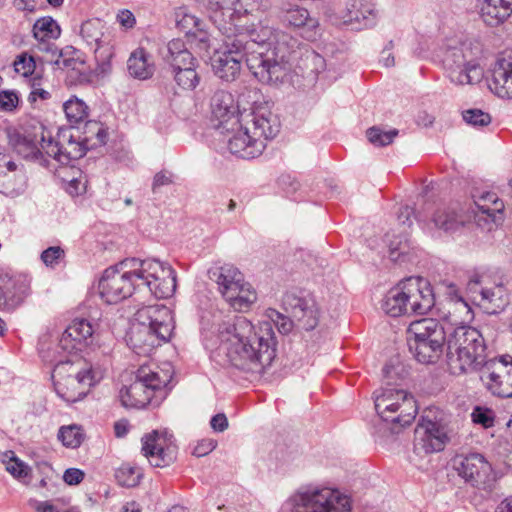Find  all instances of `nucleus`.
Returning <instances> with one entry per match:
<instances>
[{
  "label": "nucleus",
  "mask_w": 512,
  "mask_h": 512,
  "mask_svg": "<svg viewBox=\"0 0 512 512\" xmlns=\"http://www.w3.org/2000/svg\"><path fill=\"white\" fill-rule=\"evenodd\" d=\"M167 69L178 65L196 64L197 59L192 55L186 44L181 39H173L166 46V53L163 55Z\"/></svg>",
  "instance_id": "nucleus-32"
},
{
  "label": "nucleus",
  "mask_w": 512,
  "mask_h": 512,
  "mask_svg": "<svg viewBox=\"0 0 512 512\" xmlns=\"http://www.w3.org/2000/svg\"><path fill=\"white\" fill-rule=\"evenodd\" d=\"M212 120L214 127L222 134L235 132L240 120L236 114L234 100L230 93L220 90L214 93L211 98Z\"/></svg>",
  "instance_id": "nucleus-19"
},
{
  "label": "nucleus",
  "mask_w": 512,
  "mask_h": 512,
  "mask_svg": "<svg viewBox=\"0 0 512 512\" xmlns=\"http://www.w3.org/2000/svg\"><path fill=\"white\" fill-rule=\"evenodd\" d=\"M246 120L240 123L235 133L228 139L229 151L243 159H252L262 154L266 141L273 139L280 131V122L274 113L265 107H257Z\"/></svg>",
  "instance_id": "nucleus-6"
},
{
  "label": "nucleus",
  "mask_w": 512,
  "mask_h": 512,
  "mask_svg": "<svg viewBox=\"0 0 512 512\" xmlns=\"http://www.w3.org/2000/svg\"><path fill=\"white\" fill-rule=\"evenodd\" d=\"M128 71L131 76L138 79H147L153 74V66L148 63L147 53L144 49L134 51L127 62Z\"/></svg>",
  "instance_id": "nucleus-35"
},
{
  "label": "nucleus",
  "mask_w": 512,
  "mask_h": 512,
  "mask_svg": "<svg viewBox=\"0 0 512 512\" xmlns=\"http://www.w3.org/2000/svg\"><path fill=\"white\" fill-rule=\"evenodd\" d=\"M208 277L219 286V291L225 298L242 285L243 275L233 265L225 264L220 267H213L208 270Z\"/></svg>",
  "instance_id": "nucleus-24"
},
{
  "label": "nucleus",
  "mask_w": 512,
  "mask_h": 512,
  "mask_svg": "<svg viewBox=\"0 0 512 512\" xmlns=\"http://www.w3.org/2000/svg\"><path fill=\"white\" fill-rule=\"evenodd\" d=\"M67 366L55 365L52 379L56 393L67 402H76L86 395L85 386H91L95 377L91 368L84 370L83 374L65 375Z\"/></svg>",
  "instance_id": "nucleus-14"
},
{
  "label": "nucleus",
  "mask_w": 512,
  "mask_h": 512,
  "mask_svg": "<svg viewBox=\"0 0 512 512\" xmlns=\"http://www.w3.org/2000/svg\"><path fill=\"white\" fill-rule=\"evenodd\" d=\"M484 366L481 378L492 394L512 397V357L505 355L498 362H487Z\"/></svg>",
  "instance_id": "nucleus-16"
},
{
  "label": "nucleus",
  "mask_w": 512,
  "mask_h": 512,
  "mask_svg": "<svg viewBox=\"0 0 512 512\" xmlns=\"http://www.w3.org/2000/svg\"><path fill=\"white\" fill-rule=\"evenodd\" d=\"M268 320L256 328L246 317L238 316L220 331L221 344L218 355L226 357V363L252 375H262L276 357L277 341L272 323L281 334L291 332L295 320L276 309L266 310Z\"/></svg>",
  "instance_id": "nucleus-1"
},
{
  "label": "nucleus",
  "mask_w": 512,
  "mask_h": 512,
  "mask_svg": "<svg viewBox=\"0 0 512 512\" xmlns=\"http://www.w3.org/2000/svg\"><path fill=\"white\" fill-rule=\"evenodd\" d=\"M199 63L178 65L173 68L167 69L176 84L185 90H193L200 82V74L197 71Z\"/></svg>",
  "instance_id": "nucleus-34"
},
{
  "label": "nucleus",
  "mask_w": 512,
  "mask_h": 512,
  "mask_svg": "<svg viewBox=\"0 0 512 512\" xmlns=\"http://www.w3.org/2000/svg\"><path fill=\"white\" fill-rule=\"evenodd\" d=\"M11 457L6 465V470L18 479L26 478L30 474V467L23 461L19 460L12 451L9 452Z\"/></svg>",
  "instance_id": "nucleus-50"
},
{
  "label": "nucleus",
  "mask_w": 512,
  "mask_h": 512,
  "mask_svg": "<svg viewBox=\"0 0 512 512\" xmlns=\"http://www.w3.org/2000/svg\"><path fill=\"white\" fill-rule=\"evenodd\" d=\"M64 256L65 252L60 246H51L41 253V260L46 266L54 268Z\"/></svg>",
  "instance_id": "nucleus-51"
},
{
  "label": "nucleus",
  "mask_w": 512,
  "mask_h": 512,
  "mask_svg": "<svg viewBox=\"0 0 512 512\" xmlns=\"http://www.w3.org/2000/svg\"><path fill=\"white\" fill-rule=\"evenodd\" d=\"M166 382L158 372L142 366L134 382L120 390V401L128 408H143L151 402L155 391L166 386Z\"/></svg>",
  "instance_id": "nucleus-12"
},
{
  "label": "nucleus",
  "mask_w": 512,
  "mask_h": 512,
  "mask_svg": "<svg viewBox=\"0 0 512 512\" xmlns=\"http://www.w3.org/2000/svg\"><path fill=\"white\" fill-rule=\"evenodd\" d=\"M398 133L397 129L383 131L379 127L373 126L367 130L366 135L374 146L383 147L391 144Z\"/></svg>",
  "instance_id": "nucleus-44"
},
{
  "label": "nucleus",
  "mask_w": 512,
  "mask_h": 512,
  "mask_svg": "<svg viewBox=\"0 0 512 512\" xmlns=\"http://www.w3.org/2000/svg\"><path fill=\"white\" fill-rule=\"evenodd\" d=\"M296 40L287 33L276 34L275 39L260 42L259 39L243 40L237 48L222 42L221 51L212 57L215 74L225 81H233L245 61L249 71L259 82L268 85L283 83L291 71V55Z\"/></svg>",
  "instance_id": "nucleus-2"
},
{
  "label": "nucleus",
  "mask_w": 512,
  "mask_h": 512,
  "mask_svg": "<svg viewBox=\"0 0 512 512\" xmlns=\"http://www.w3.org/2000/svg\"><path fill=\"white\" fill-rule=\"evenodd\" d=\"M448 441L449 437L443 425L422 418L414 431L413 451L417 456L423 457L442 451Z\"/></svg>",
  "instance_id": "nucleus-15"
},
{
  "label": "nucleus",
  "mask_w": 512,
  "mask_h": 512,
  "mask_svg": "<svg viewBox=\"0 0 512 512\" xmlns=\"http://www.w3.org/2000/svg\"><path fill=\"white\" fill-rule=\"evenodd\" d=\"M462 115L464 121L474 127H484L491 123L490 114L481 109H468Z\"/></svg>",
  "instance_id": "nucleus-47"
},
{
  "label": "nucleus",
  "mask_w": 512,
  "mask_h": 512,
  "mask_svg": "<svg viewBox=\"0 0 512 512\" xmlns=\"http://www.w3.org/2000/svg\"><path fill=\"white\" fill-rule=\"evenodd\" d=\"M480 54L478 42L450 39L445 45L442 63L451 82L457 85L480 82L483 76Z\"/></svg>",
  "instance_id": "nucleus-8"
},
{
  "label": "nucleus",
  "mask_w": 512,
  "mask_h": 512,
  "mask_svg": "<svg viewBox=\"0 0 512 512\" xmlns=\"http://www.w3.org/2000/svg\"><path fill=\"white\" fill-rule=\"evenodd\" d=\"M280 17L285 25L294 28H300L308 24L314 25V20L310 18L309 12L299 6L289 5L288 8H283Z\"/></svg>",
  "instance_id": "nucleus-39"
},
{
  "label": "nucleus",
  "mask_w": 512,
  "mask_h": 512,
  "mask_svg": "<svg viewBox=\"0 0 512 512\" xmlns=\"http://www.w3.org/2000/svg\"><path fill=\"white\" fill-rule=\"evenodd\" d=\"M413 215L418 221H424V217L421 214L415 215L414 209L409 206L400 208L398 212V220L402 225H407L408 227H410L412 225L411 217Z\"/></svg>",
  "instance_id": "nucleus-55"
},
{
  "label": "nucleus",
  "mask_w": 512,
  "mask_h": 512,
  "mask_svg": "<svg viewBox=\"0 0 512 512\" xmlns=\"http://www.w3.org/2000/svg\"><path fill=\"white\" fill-rule=\"evenodd\" d=\"M374 406L393 434L410 425L417 414L415 400L402 389L386 388L380 394L375 393Z\"/></svg>",
  "instance_id": "nucleus-11"
},
{
  "label": "nucleus",
  "mask_w": 512,
  "mask_h": 512,
  "mask_svg": "<svg viewBox=\"0 0 512 512\" xmlns=\"http://www.w3.org/2000/svg\"><path fill=\"white\" fill-rule=\"evenodd\" d=\"M3 290L5 293V311H13L22 304L25 297V291L22 284H19L14 280L13 287Z\"/></svg>",
  "instance_id": "nucleus-45"
},
{
  "label": "nucleus",
  "mask_w": 512,
  "mask_h": 512,
  "mask_svg": "<svg viewBox=\"0 0 512 512\" xmlns=\"http://www.w3.org/2000/svg\"><path fill=\"white\" fill-rule=\"evenodd\" d=\"M481 2L480 15L489 26H498L512 14V0H478Z\"/></svg>",
  "instance_id": "nucleus-27"
},
{
  "label": "nucleus",
  "mask_w": 512,
  "mask_h": 512,
  "mask_svg": "<svg viewBox=\"0 0 512 512\" xmlns=\"http://www.w3.org/2000/svg\"><path fill=\"white\" fill-rule=\"evenodd\" d=\"M52 57L48 60L51 64L61 69H70L73 72H78V82H89V76L80 71V66L84 65V61L79 57V51L72 46H66L63 49H58L57 52H50Z\"/></svg>",
  "instance_id": "nucleus-29"
},
{
  "label": "nucleus",
  "mask_w": 512,
  "mask_h": 512,
  "mask_svg": "<svg viewBox=\"0 0 512 512\" xmlns=\"http://www.w3.org/2000/svg\"><path fill=\"white\" fill-rule=\"evenodd\" d=\"M84 472L78 468H68L63 475V480L68 485H77L84 479Z\"/></svg>",
  "instance_id": "nucleus-57"
},
{
  "label": "nucleus",
  "mask_w": 512,
  "mask_h": 512,
  "mask_svg": "<svg viewBox=\"0 0 512 512\" xmlns=\"http://www.w3.org/2000/svg\"><path fill=\"white\" fill-rule=\"evenodd\" d=\"M491 80L499 96L512 98V55L496 61Z\"/></svg>",
  "instance_id": "nucleus-26"
},
{
  "label": "nucleus",
  "mask_w": 512,
  "mask_h": 512,
  "mask_svg": "<svg viewBox=\"0 0 512 512\" xmlns=\"http://www.w3.org/2000/svg\"><path fill=\"white\" fill-rule=\"evenodd\" d=\"M57 436L65 447L72 449L78 448L84 440L81 427L76 424L62 426Z\"/></svg>",
  "instance_id": "nucleus-41"
},
{
  "label": "nucleus",
  "mask_w": 512,
  "mask_h": 512,
  "mask_svg": "<svg viewBox=\"0 0 512 512\" xmlns=\"http://www.w3.org/2000/svg\"><path fill=\"white\" fill-rule=\"evenodd\" d=\"M172 182L173 180L171 174L164 171L156 173L152 183L153 193H157L162 186L170 185Z\"/></svg>",
  "instance_id": "nucleus-58"
},
{
  "label": "nucleus",
  "mask_w": 512,
  "mask_h": 512,
  "mask_svg": "<svg viewBox=\"0 0 512 512\" xmlns=\"http://www.w3.org/2000/svg\"><path fill=\"white\" fill-rule=\"evenodd\" d=\"M186 38L191 45L201 51H207L210 47V35L206 30L205 23Z\"/></svg>",
  "instance_id": "nucleus-49"
},
{
  "label": "nucleus",
  "mask_w": 512,
  "mask_h": 512,
  "mask_svg": "<svg viewBox=\"0 0 512 512\" xmlns=\"http://www.w3.org/2000/svg\"><path fill=\"white\" fill-rule=\"evenodd\" d=\"M471 417L474 423L482 425L484 428H490L494 425L495 413L490 408L476 406Z\"/></svg>",
  "instance_id": "nucleus-48"
},
{
  "label": "nucleus",
  "mask_w": 512,
  "mask_h": 512,
  "mask_svg": "<svg viewBox=\"0 0 512 512\" xmlns=\"http://www.w3.org/2000/svg\"><path fill=\"white\" fill-rule=\"evenodd\" d=\"M33 36L39 42L37 48L43 52H57L55 44L50 39H57L61 29L57 22L50 16L38 19L33 25Z\"/></svg>",
  "instance_id": "nucleus-25"
},
{
  "label": "nucleus",
  "mask_w": 512,
  "mask_h": 512,
  "mask_svg": "<svg viewBox=\"0 0 512 512\" xmlns=\"http://www.w3.org/2000/svg\"><path fill=\"white\" fill-rule=\"evenodd\" d=\"M403 280L391 288L382 300V310L391 317L409 315Z\"/></svg>",
  "instance_id": "nucleus-30"
},
{
  "label": "nucleus",
  "mask_w": 512,
  "mask_h": 512,
  "mask_svg": "<svg viewBox=\"0 0 512 512\" xmlns=\"http://www.w3.org/2000/svg\"><path fill=\"white\" fill-rule=\"evenodd\" d=\"M19 102V98L14 91L3 90L0 92V109L4 111L14 110Z\"/></svg>",
  "instance_id": "nucleus-52"
},
{
  "label": "nucleus",
  "mask_w": 512,
  "mask_h": 512,
  "mask_svg": "<svg viewBox=\"0 0 512 512\" xmlns=\"http://www.w3.org/2000/svg\"><path fill=\"white\" fill-rule=\"evenodd\" d=\"M225 299L234 309L241 311L248 309L257 300V295L251 286L243 281L242 285H239V289L233 291Z\"/></svg>",
  "instance_id": "nucleus-38"
},
{
  "label": "nucleus",
  "mask_w": 512,
  "mask_h": 512,
  "mask_svg": "<svg viewBox=\"0 0 512 512\" xmlns=\"http://www.w3.org/2000/svg\"><path fill=\"white\" fill-rule=\"evenodd\" d=\"M14 279L8 275H0V310H4L5 305V293L3 289H9L13 287Z\"/></svg>",
  "instance_id": "nucleus-60"
},
{
  "label": "nucleus",
  "mask_w": 512,
  "mask_h": 512,
  "mask_svg": "<svg viewBox=\"0 0 512 512\" xmlns=\"http://www.w3.org/2000/svg\"><path fill=\"white\" fill-rule=\"evenodd\" d=\"M35 509L37 512H57V509L54 505L50 504L48 501L44 502H35Z\"/></svg>",
  "instance_id": "nucleus-64"
},
{
  "label": "nucleus",
  "mask_w": 512,
  "mask_h": 512,
  "mask_svg": "<svg viewBox=\"0 0 512 512\" xmlns=\"http://www.w3.org/2000/svg\"><path fill=\"white\" fill-rule=\"evenodd\" d=\"M117 20L125 28H132L136 23L133 13L129 10H122L117 15Z\"/></svg>",
  "instance_id": "nucleus-61"
},
{
  "label": "nucleus",
  "mask_w": 512,
  "mask_h": 512,
  "mask_svg": "<svg viewBox=\"0 0 512 512\" xmlns=\"http://www.w3.org/2000/svg\"><path fill=\"white\" fill-rule=\"evenodd\" d=\"M280 512H350V501L330 488H302L283 503Z\"/></svg>",
  "instance_id": "nucleus-10"
},
{
  "label": "nucleus",
  "mask_w": 512,
  "mask_h": 512,
  "mask_svg": "<svg viewBox=\"0 0 512 512\" xmlns=\"http://www.w3.org/2000/svg\"><path fill=\"white\" fill-rule=\"evenodd\" d=\"M39 142L40 137H38L37 133L17 129L8 131V143L18 155L22 156L24 159L47 166L48 160L38 147Z\"/></svg>",
  "instance_id": "nucleus-22"
},
{
  "label": "nucleus",
  "mask_w": 512,
  "mask_h": 512,
  "mask_svg": "<svg viewBox=\"0 0 512 512\" xmlns=\"http://www.w3.org/2000/svg\"><path fill=\"white\" fill-rule=\"evenodd\" d=\"M91 28H92V23L91 22H86L84 23L82 26H81V34L83 36V38L86 39L87 43L89 45H92L93 43L96 45V48H95V53L97 54L98 51L101 49V40H100V37L97 35L93 36L90 32H91ZM96 58H98V56L96 55Z\"/></svg>",
  "instance_id": "nucleus-54"
},
{
  "label": "nucleus",
  "mask_w": 512,
  "mask_h": 512,
  "mask_svg": "<svg viewBox=\"0 0 512 512\" xmlns=\"http://www.w3.org/2000/svg\"><path fill=\"white\" fill-rule=\"evenodd\" d=\"M207 10L210 21L223 35L222 42L230 49L241 46L246 39L255 38L263 42L275 39L278 33H284L262 22L242 24L247 10L242 13L240 0H209Z\"/></svg>",
  "instance_id": "nucleus-4"
},
{
  "label": "nucleus",
  "mask_w": 512,
  "mask_h": 512,
  "mask_svg": "<svg viewBox=\"0 0 512 512\" xmlns=\"http://www.w3.org/2000/svg\"><path fill=\"white\" fill-rule=\"evenodd\" d=\"M409 315H424L435 306V294L430 282L423 277H409L403 280Z\"/></svg>",
  "instance_id": "nucleus-18"
},
{
  "label": "nucleus",
  "mask_w": 512,
  "mask_h": 512,
  "mask_svg": "<svg viewBox=\"0 0 512 512\" xmlns=\"http://www.w3.org/2000/svg\"><path fill=\"white\" fill-rule=\"evenodd\" d=\"M142 473L139 468L123 464L115 472L117 482L124 487H135L139 484Z\"/></svg>",
  "instance_id": "nucleus-42"
},
{
  "label": "nucleus",
  "mask_w": 512,
  "mask_h": 512,
  "mask_svg": "<svg viewBox=\"0 0 512 512\" xmlns=\"http://www.w3.org/2000/svg\"><path fill=\"white\" fill-rule=\"evenodd\" d=\"M56 365H63L67 366L65 370V375H71V374H83L84 370H87V368H84V362L81 359L73 360L71 358H68L64 361H59Z\"/></svg>",
  "instance_id": "nucleus-53"
},
{
  "label": "nucleus",
  "mask_w": 512,
  "mask_h": 512,
  "mask_svg": "<svg viewBox=\"0 0 512 512\" xmlns=\"http://www.w3.org/2000/svg\"><path fill=\"white\" fill-rule=\"evenodd\" d=\"M210 425L214 431L223 432L228 428V419L224 413H218L211 418Z\"/></svg>",
  "instance_id": "nucleus-59"
},
{
  "label": "nucleus",
  "mask_w": 512,
  "mask_h": 512,
  "mask_svg": "<svg viewBox=\"0 0 512 512\" xmlns=\"http://www.w3.org/2000/svg\"><path fill=\"white\" fill-rule=\"evenodd\" d=\"M432 222L435 227L445 232H454L463 224L456 210L449 207L437 209L433 214Z\"/></svg>",
  "instance_id": "nucleus-36"
},
{
  "label": "nucleus",
  "mask_w": 512,
  "mask_h": 512,
  "mask_svg": "<svg viewBox=\"0 0 512 512\" xmlns=\"http://www.w3.org/2000/svg\"><path fill=\"white\" fill-rule=\"evenodd\" d=\"M475 205L479 211L486 214L493 222H496L500 217L503 210V203L500 201L494 193L486 192L483 193L478 201H475Z\"/></svg>",
  "instance_id": "nucleus-40"
},
{
  "label": "nucleus",
  "mask_w": 512,
  "mask_h": 512,
  "mask_svg": "<svg viewBox=\"0 0 512 512\" xmlns=\"http://www.w3.org/2000/svg\"><path fill=\"white\" fill-rule=\"evenodd\" d=\"M94 329L92 324L83 318L74 319L63 332L59 347L69 354L82 351L93 341Z\"/></svg>",
  "instance_id": "nucleus-21"
},
{
  "label": "nucleus",
  "mask_w": 512,
  "mask_h": 512,
  "mask_svg": "<svg viewBox=\"0 0 512 512\" xmlns=\"http://www.w3.org/2000/svg\"><path fill=\"white\" fill-rule=\"evenodd\" d=\"M75 129L78 138L91 149L105 145L107 142L108 132L101 122L86 119L82 131L78 127Z\"/></svg>",
  "instance_id": "nucleus-33"
},
{
  "label": "nucleus",
  "mask_w": 512,
  "mask_h": 512,
  "mask_svg": "<svg viewBox=\"0 0 512 512\" xmlns=\"http://www.w3.org/2000/svg\"><path fill=\"white\" fill-rule=\"evenodd\" d=\"M398 374V367H395L393 365H385L383 368V376L386 380L387 385L395 384Z\"/></svg>",
  "instance_id": "nucleus-63"
},
{
  "label": "nucleus",
  "mask_w": 512,
  "mask_h": 512,
  "mask_svg": "<svg viewBox=\"0 0 512 512\" xmlns=\"http://www.w3.org/2000/svg\"><path fill=\"white\" fill-rule=\"evenodd\" d=\"M486 344L479 330L471 326H458L448 332L447 363L453 374L460 375L483 367Z\"/></svg>",
  "instance_id": "nucleus-7"
},
{
  "label": "nucleus",
  "mask_w": 512,
  "mask_h": 512,
  "mask_svg": "<svg viewBox=\"0 0 512 512\" xmlns=\"http://www.w3.org/2000/svg\"><path fill=\"white\" fill-rule=\"evenodd\" d=\"M282 308L306 331L313 330L319 323V309L314 297L307 291H287L282 297Z\"/></svg>",
  "instance_id": "nucleus-13"
},
{
  "label": "nucleus",
  "mask_w": 512,
  "mask_h": 512,
  "mask_svg": "<svg viewBox=\"0 0 512 512\" xmlns=\"http://www.w3.org/2000/svg\"><path fill=\"white\" fill-rule=\"evenodd\" d=\"M98 288L109 304L122 301L143 288L156 298H169L176 291V272L157 259L127 258L103 272Z\"/></svg>",
  "instance_id": "nucleus-3"
},
{
  "label": "nucleus",
  "mask_w": 512,
  "mask_h": 512,
  "mask_svg": "<svg viewBox=\"0 0 512 512\" xmlns=\"http://www.w3.org/2000/svg\"><path fill=\"white\" fill-rule=\"evenodd\" d=\"M407 335L409 351L422 364L436 363L444 347L447 348L448 332L433 318L412 322L407 329Z\"/></svg>",
  "instance_id": "nucleus-9"
},
{
  "label": "nucleus",
  "mask_w": 512,
  "mask_h": 512,
  "mask_svg": "<svg viewBox=\"0 0 512 512\" xmlns=\"http://www.w3.org/2000/svg\"><path fill=\"white\" fill-rule=\"evenodd\" d=\"M41 151L43 155L46 154L49 157L54 158L60 163V157H62V142L57 137V140H53L51 137L45 138L43 131L40 133Z\"/></svg>",
  "instance_id": "nucleus-46"
},
{
  "label": "nucleus",
  "mask_w": 512,
  "mask_h": 512,
  "mask_svg": "<svg viewBox=\"0 0 512 512\" xmlns=\"http://www.w3.org/2000/svg\"><path fill=\"white\" fill-rule=\"evenodd\" d=\"M377 16L374 0H350L346 4L345 22L357 25V29L373 27Z\"/></svg>",
  "instance_id": "nucleus-23"
},
{
  "label": "nucleus",
  "mask_w": 512,
  "mask_h": 512,
  "mask_svg": "<svg viewBox=\"0 0 512 512\" xmlns=\"http://www.w3.org/2000/svg\"><path fill=\"white\" fill-rule=\"evenodd\" d=\"M57 137L62 142V157H60V164L68 165L73 160L82 158L87 150L91 149L87 146L78 136L72 133L71 129H60Z\"/></svg>",
  "instance_id": "nucleus-28"
},
{
  "label": "nucleus",
  "mask_w": 512,
  "mask_h": 512,
  "mask_svg": "<svg viewBox=\"0 0 512 512\" xmlns=\"http://www.w3.org/2000/svg\"><path fill=\"white\" fill-rule=\"evenodd\" d=\"M216 448V442L211 439H203L193 449V455L203 457Z\"/></svg>",
  "instance_id": "nucleus-56"
},
{
  "label": "nucleus",
  "mask_w": 512,
  "mask_h": 512,
  "mask_svg": "<svg viewBox=\"0 0 512 512\" xmlns=\"http://www.w3.org/2000/svg\"><path fill=\"white\" fill-rule=\"evenodd\" d=\"M456 470L467 483L486 488L494 479L490 463L479 453H471L455 460Z\"/></svg>",
  "instance_id": "nucleus-17"
},
{
  "label": "nucleus",
  "mask_w": 512,
  "mask_h": 512,
  "mask_svg": "<svg viewBox=\"0 0 512 512\" xmlns=\"http://www.w3.org/2000/svg\"><path fill=\"white\" fill-rule=\"evenodd\" d=\"M63 109L68 122L71 124V130L84 122L89 113V107L83 100L77 97H72L66 101L63 105Z\"/></svg>",
  "instance_id": "nucleus-37"
},
{
  "label": "nucleus",
  "mask_w": 512,
  "mask_h": 512,
  "mask_svg": "<svg viewBox=\"0 0 512 512\" xmlns=\"http://www.w3.org/2000/svg\"><path fill=\"white\" fill-rule=\"evenodd\" d=\"M479 305L488 314H498L509 304V296L503 285H496L492 288L480 290Z\"/></svg>",
  "instance_id": "nucleus-31"
},
{
  "label": "nucleus",
  "mask_w": 512,
  "mask_h": 512,
  "mask_svg": "<svg viewBox=\"0 0 512 512\" xmlns=\"http://www.w3.org/2000/svg\"><path fill=\"white\" fill-rule=\"evenodd\" d=\"M174 329L171 310L165 305L140 308L127 333V343L138 355H148L155 347L170 339Z\"/></svg>",
  "instance_id": "nucleus-5"
},
{
  "label": "nucleus",
  "mask_w": 512,
  "mask_h": 512,
  "mask_svg": "<svg viewBox=\"0 0 512 512\" xmlns=\"http://www.w3.org/2000/svg\"><path fill=\"white\" fill-rule=\"evenodd\" d=\"M204 22L200 18L195 15L186 12L184 9H180L176 13V25L177 28L185 33V36H189L193 33L197 28L201 27Z\"/></svg>",
  "instance_id": "nucleus-43"
},
{
  "label": "nucleus",
  "mask_w": 512,
  "mask_h": 512,
  "mask_svg": "<svg viewBox=\"0 0 512 512\" xmlns=\"http://www.w3.org/2000/svg\"><path fill=\"white\" fill-rule=\"evenodd\" d=\"M14 65H15V70L16 71H20V68H18L19 65H22V69H25L26 71L24 72V75L27 74V71H31L34 69L35 67V63H34V60L32 57H30L28 60L26 58V56L23 54V55H19L17 57V60L14 62Z\"/></svg>",
  "instance_id": "nucleus-62"
},
{
  "label": "nucleus",
  "mask_w": 512,
  "mask_h": 512,
  "mask_svg": "<svg viewBox=\"0 0 512 512\" xmlns=\"http://www.w3.org/2000/svg\"><path fill=\"white\" fill-rule=\"evenodd\" d=\"M142 452L154 467H166L175 460V447L172 446L167 433L158 431L146 434L142 437Z\"/></svg>",
  "instance_id": "nucleus-20"
}]
</instances>
